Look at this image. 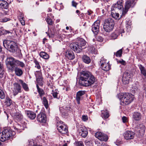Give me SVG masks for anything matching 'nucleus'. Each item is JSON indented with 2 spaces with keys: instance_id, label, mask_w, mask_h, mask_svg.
Returning <instances> with one entry per match:
<instances>
[{
  "instance_id": "dca6fc26",
  "label": "nucleus",
  "mask_w": 146,
  "mask_h": 146,
  "mask_svg": "<svg viewBox=\"0 0 146 146\" xmlns=\"http://www.w3.org/2000/svg\"><path fill=\"white\" fill-rule=\"evenodd\" d=\"M131 75L128 72H126L124 73L122 77V82L124 84L129 83V79L131 78Z\"/></svg>"
},
{
  "instance_id": "5fc2aeb1",
  "label": "nucleus",
  "mask_w": 146,
  "mask_h": 146,
  "mask_svg": "<svg viewBox=\"0 0 146 146\" xmlns=\"http://www.w3.org/2000/svg\"><path fill=\"white\" fill-rule=\"evenodd\" d=\"M117 35L115 33H113L111 35V37L113 39H115L117 38Z\"/></svg>"
},
{
  "instance_id": "680f3d73",
  "label": "nucleus",
  "mask_w": 146,
  "mask_h": 146,
  "mask_svg": "<svg viewBox=\"0 0 146 146\" xmlns=\"http://www.w3.org/2000/svg\"><path fill=\"white\" fill-rule=\"evenodd\" d=\"M102 60L103 61V63H104L105 64V63H106L107 62H107V60L106 59H104V58H102L101 59V60L100 61V64H101V61H102Z\"/></svg>"
},
{
  "instance_id": "9b49d317",
  "label": "nucleus",
  "mask_w": 146,
  "mask_h": 146,
  "mask_svg": "<svg viewBox=\"0 0 146 146\" xmlns=\"http://www.w3.org/2000/svg\"><path fill=\"white\" fill-rule=\"evenodd\" d=\"M123 1L122 0H120L117 1L116 3L113 5V8L115 10L118 9L121 10L122 13L124 10L123 7Z\"/></svg>"
},
{
  "instance_id": "4be33fe9",
  "label": "nucleus",
  "mask_w": 146,
  "mask_h": 146,
  "mask_svg": "<svg viewBox=\"0 0 146 146\" xmlns=\"http://www.w3.org/2000/svg\"><path fill=\"white\" fill-rule=\"evenodd\" d=\"M26 114H27V116L31 119H34L36 117L35 113L30 111H26Z\"/></svg>"
},
{
  "instance_id": "39448f33",
  "label": "nucleus",
  "mask_w": 146,
  "mask_h": 146,
  "mask_svg": "<svg viewBox=\"0 0 146 146\" xmlns=\"http://www.w3.org/2000/svg\"><path fill=\"white\" fill-rule=\"evenodd\" d=\"M115 23L114 20L111 18H108L104 21V29L107 32L111 31L114 27Z\"/></svg>"
},
{
  "instance_id": "7ed1b4c3",
  "label": "nucleus",
  "mask_w": 146,
  "mask_h": 146,
  "mask_svg": "<svg viewBox=\"0 0 146 146\" xmlns=\"http://www.w3.org/2000/svg\"><path fill=\"white\" fill-rule=\"evenodd\" d=\"M3 44L4 47L10 52H15L16 51L17 48V46L15 42L12 41L5 40L3 41Z\"/></svg>"
},
{
  "instance_id": "052dcab7",
  "label": "nucleus",
  "mask_w": 146,
  "mask_h": 146,
  "mask_svg": "<svg viewBox=\"0 0 146 146\" xmlns=\"http://www.w3.org/2000/svg\"><path fill=\"white\" fill-rule=\"evenodd\" d=\"M122 120L123 123H125L127 121V118L126 117L123 116L122 118Z\"/></svg>"
},
{
  "instance_id": "7c9ffc66",
  "label": "nucleus",
  "mask_w": 146,
  "mask_h": 146,
  "mask_svg": "<svg viewBox=\"0 0 146 146\" xmlns=\"http://www.w3.org/2000/svg\"><path fill=\"white\" fill-rule=\"evenodd\" d=\"M14 118L17 121H20L23 118V116L20 113H16L14 115Z\"/></svg>"
},
{
  "instance_id": "6e6552de",
  "label": "nucleus",
  "mask_w": 146,
  "mask_h": 146,
  "mask_svg": "<svg viewBox=\"0 0 146 146\" xmlns=\"http://www.w3.org/2000/svg\"><path fill=\"white\" fill-rule=\"evenodd\" d=\"M70 47L72 49L77 53L80 52L82 50V48L79 46L77 42L71 43Z\"/></svg>"
},
{
  "instance_id": "1a4fd4ad",
  "label": "nucleus",
  "mask_w": 146,
  "mask_h": 146,
  "mask_svg": "<svg viewBox=\"0 0 146 146\" xmlns=\"http://www.w3.org/2000/svg\"><path fill=\"white\" fill-rule=\"evenodd\" d=\"M100 21L98 20L95 22L92 27V30L95 34H97L99 31Z\"/></svg>"
},
{
  "instance_id": "393cba45",
  "label": "nucleus",
  "mask_w": 146,
  "mask_h": 146,
  "mask_svg": "<svg viewBox=\"0 0 146 146\" xmlns=\"http://www.w3.org/2000/svg\"><path fill=\"white\" fill-rule=\"evenodd\" d=\"M83 61L86 64H88L91 62V59L90 57L86 55H83L82 57Z\"/></svg>"
},
{
  "instance_id": "8fccbe9b",
  "label": "nucleus",
  "mask_w": 146,
  "mask_h": 146,
  "mask_svg": "<svg viewBox=\"0 0 146 146\" xmlns=\"http://www.w3.org/2000/svg\"><path fill=\"white\" fill-rule=\"evenodd\" d=\"M75 146H84V145L82 141H79L76 142Z\"/></svg>"
},
{
  "instance_id": "aec40b11",
  "label": "nucleus",
  "mask_w": 146,
  "mask_h": 146,
  "mask_svg": "<svg viewBox=\"0 0 146 146\" xmlns=\"http://www.w3.org/2000/svg\"><path fill=\"white\" fill-rule=\"evenodd\" d=\"M101 66L102 70L107 71L109 70L110 68V66L109 64V62H107L106 63H104L103 61L102 60L101 61Z\"/></svg>"
},
{
  "instance_id": "a211bd4d",
  "label": "nucleus",
  "mask_w": 146,
  "mask_h": 146,
  "mask_svg": "<svg viewBox=\"0 0 146 146\" xmlns=\"http://www.w3.org/2000/svg\"><path fill=\"white\" fill-rule=\"evenodd\" d=\"M142 118V115L139 112H135L133 113L132 118L135 121H138Z\"/></svg>"
},
{
  "instance_id": "6ab92c4d",
  "label": "nucleus",
  "mask_w": 146,
  "mask_h": 146,
  "mask_svg": "<svg viewBox=\"0 0 146 146\" xmlns=\"http://www.w3.org/2000/svg\"><path fill=\"white\" fill-rule=\"evenodd\" d=\"M65 57L70 60H72L75 58L74 52L72 51H67L65 54Z\"/></svg>"
},
{
  "instance_id": "774afa93",
  "label": "nucleus",
  "mask_w": 146,
  "mask_h": 146,
  "mask_svg": "<svg viewBox=\"0 0 146 146\" xmlns=\"http://www.w3.org/2000/svg\"><path fill=\"white\" fill-rule=\"evenodd\" d=\"M65 110L67 111H68V110H70V107L69 106H68L67 107H66L65 108Z\"/></svg>"
},
{
  "instance_id": "0eeeda50",
  "label": "nucleus",
  "mask_w": 146,
  "mask_h": 146,
  "mask_svg": "<svg viewBox=\"0 0 146 146\" xmlns=\"http://www.w3.org/2000/svg\"><path fill=\"white\" fill-rule=\"evenodd\" d=\"M135 4L134 0H127L125 3V9L122 13L121 17L124 15L127 12L130 7H133Z\"/></svg>"
},
{
  "instance_id": "de8ad7c7",
  "label": "nucleus",
  "mask_w": 146,
  "mask_h": 146,
  "mask_svg": "<svg viewBox=\"0 0 146 146\" xmlns=\"http://www.w3.org/2000/svg\"><path fill=\"white\" fill-rule=\"evenodd\" d=\"M5 94L3 90L0 88V98L2 99L5 98Z\"/></svg>"
},
{
  "instance_id": "a19ab883",
  "label": "nucleus",
  "mask_w": 146,
  "mask_h": 146,
  "mask_svg": "<svg viewBox=\"0 0 146 146\" xmlns=\"http://www.w3.org/2000/svg\"><path fill=\"white\" fill-rule=\"evenodd\" d=\"M122 52V49H120L117 51L116 53H114V54L117 57H120L121 56Z\"/></svg>"
},
{
  "instance_id": "338daca9",
  "label": "nucleus",
  "mask_w": 146,
  "mask_h": 146,
  "mask_svg": "<svg viewBox=\"0 0 146 146\" xmlns=\"http://www.w3.org/2000/svg\"><path fill=\"white\" fill-rule=\"evenodd\" d=\"M92 13V11H91L88 10L87 11V13H86L88 15H90Z\"/></svg>"
},
{
  "instance_id": "a878e982",
  "label": "nucleus",
  "mask_w": 146,
  "mask_h": 146,
  "mask_svg": "<svg viewBox=\"0 0 146 146\" xmlns=\"http://www.w3.org/2000/svg\"><path fill=\"white\" fill-rule=\"evenodd\" d=\"M8 3L3 0H0V7L2 8L7 9L8 7Z\"/></svg>"
},
{
  "instance_id": "864d4df0",
  "label": "nucleus",
  "mask_w": 146,
  "mask_h": 146,
  "mask_svg": "<svg viewBox=\"0 0 146 146\" xmlns=\"http://www.w3.org/2000/svg\"><path fill=\"white\" fill-rule=\"evenodd\" d=\"M4 76V70H0V78H1Z\"/></svg>"
},
{
  "instance_id": "4d7b16f0",
  "label": "nucleus",
  "mask_w": 146,
  "mask_h": 146,
  "mask_svg": "<svg viewBox=\"0 0 146 146\" xmlns=\"http://www.w3.org/2000/svg\"><path fill=\"white\" fill-rule=\"evenodd\" d=\"M82 119L84 121H86L88 119L87 115H83L82 116Z\"/></svg>"
},
{
  "instance_id": "e433bc0d",
  "label": "nucleus",
  "mask_w": 146,
  "mask_h": 146,
  "mask_svg": "<svg viewBox=\"0 0 146 146\" xmlns=\"http://www.w3.org/2000/svg\"><path fill=\"white\" fill-rule=\"evenodd\" d=\"M43 104L45 107L47 109L48 106V102L46 98L45 97H43Z\"/></svg>"
},
{
  "instance_id": "5701e85b",
  "label": "nucleus",
  "mask_w": 146,
  "mask_h": 146,
  "mask_svg": "<svg viewBox=\"0 0 146 146\" xmlns=\"http://www.w3.org/2000/svg\"><path fill=\"white\" fill-rule=\"evenodd\" d=\"M137 128L139 133L141 135H143L145 130V126L143 124H140L138 125Z\"/></svg>"
},
{
  "instance_id": "9d476101",
  "label": "nucleus",
  "mask_w": 146,
  "mask_h": 146,
  "mask_svg": "<svg viewBox=\"0 0 146 146\" xmlns=\"http://www.w3.org/2000/svg\"><path fill=\"white\" fill-rule=\"evenodd\" d=\"M135 133L130 131H127L125 132L123 135L124 138L127 140L133 139L135 136Z\"/></svg>"
},
{
  "instance_id": "72a5a7b5",
  "label": "nucleus",
  "mask_w": 146,
  "mask_h": 146,
  "mask_svg": "<svg viewBox=\"0 0 146 146\" xmlns=\"http://www.w3.org/2000/svg\"><path fill=\"white\" fill-rule=\"evenodd\" d=\"M19 82L22 84L23 88L25 90L27 91L29 90L27 85L25 83H24L22 80H19Z\"/></svg>"
},
{
  "instance_id": "37998d69",
  "label": "nucleus",
  "mask_w": 146,
  "mask_h": 146,
  "mask_svg": "<svg viewBox=\"0 0 146 146\" xmlns=\"http://www.w3.org/2000/svg\"><path fill=\"white\" fill-rule=\"evenodd\" d=\"M52 96L54 98H57V95L58 94L59 91L57 90H55L54 91L52 90Z\"/></svg>"
},
{
  "instance_id": "473e14b6",
  "label": "nucleus",
  "mask_w": 146,
  "mask_h": 146,
  "mask_svg": "<svg viewBox=\"0 0 146 146\" xmlns=\"http://www.w3.org/2000/svg\"><path fill=\"white\" fill-rule=\"evenodd\" d=\"M40 56L43 58L45 59H48L49 58V56L46 53L42 52L40 53Z\"/></svg>"
},
{
  "instance_id": "c03bdc74",
  "label": "nucleus",
  "mask_w": 146,
  "mask_h": 146,
  "mask_svg": "<svg viewBox=\"0 0 146 146\" xmlns=\"http://www.w3.org/2000/svg\"><path fill=\"white\" fill-rule=\"evenodd\" d=\"M92 142L91 140L85 141V143L86 146H92Z\"/></svg>"
},
{
  "instance_id": "ea45409f",
  "label": "nucleus",
  "mask_w": 146,
  "mask_h": 146,
  "mask_svg": "<svg viewBox=\"0 0 146 146\" xmlns=\"http://www.w3.org/2000/svg\"><path fill=\"white\" fill-rule=\"evenodd\" d=\"M36 81L38 84L40 85H42V77L40 76L39 77L37 78L36 76Z\"/></svg>"
},
{
  "instance_id": "e2e57ef3",
  "label": "nucleus",
  "mask_w": 146,
  "mask_h": 146,
  "mask_svg": "<svg viewBox=\"0 0 146 146\" xmlns=\"http://www.w3.org/2000/svg\"><path fill=\"white\" fill-rule=\"evenodd\" d=\"M97 40L100 42H102L103 41V39L101 36H98L97 38Z\"/></svg>"
},
{
  "instance_id": "f704fd0d",
  "label": "nucleus",
  "mask_w": 146,
  "mask_h": 146,
  "mask_svg": "<svg viewBox=\"0 0 146 146\" xmlns=\"http://www.w3.org/2000/svg\"><path fill=\"white\" fill-rule=\"evenodd\" d=\"M36 87L38 90V92L40 97L44 94V92L43 89L40 88L37 84L36 85Z\"/></svg>"
},
{
  "instance_id": "cd10ccee",
  "label": "nucleus",
  "mask_w": 146,
  "mask_h": 146,
  "mask_svg": "<svg viewBox=\"0 0 146 146\" xmlns=\"http://www.w3.org/2000/svg\"><path fill=\"white\" fill-rule=\"evenodd\" d=\"M101 116L104 119L108 118L109 116L108 111L107 110L102 111Z\"/></svg>"
},
{
  "instance_id": "20e7f679",
  "label": "nucleus",
  "mask_w": 146,
  "mask_h": 146,
  "mask_svg": "<svg viewBox=\"0 0 146 146\" xmlns=\"http://www.w3.org/2000/svg\"><path fill=\"white\" fill-rule=\"evenodd\" d=\"M15 134V132L9 129H4L0 134V140L2 141H4L8 139L11 136H13Z\"/></svg>"
},
{
  "instance_id": "bb28decb",
  "label": "nucleus",
  "mask_w": 146,
  "mask_h": 146,
  "mask_svg": "<svg viewBox=\"0 0 146 146\" xmlns=\"http://www.w3.org/2000/svg\"><path fill=\"white\" fill-rule=\"evenodd\" d=\"M139 85L136 83L133 84L132 85L131 92L132 93L134 94L138 91Z\"/></svg>"
},
{
  "instance_id": "69168bd1",
  "label": "nucleus",
  "mask_w": 146,
  "mask_h": 146,
  "mask_svg": "<svg viewBox=\"0 0 146 146\" xmlns=\"http://www.w3.org/2000/svg\"><path fill=\"white\" fill-rule=\"evenodd\" d=\"M48 36L49 37H53L54 36V33H51L48 34Z\"/></svg>"
},
{
  "instance_id": "f257e3e1",
  "label": "nucleus",
  "mask_w": 146,
  "mask_h": 146,
  "mask_svg": "<svg viewBox=\"0 0 146 146\" xmlns=\"http://www.w3.org/2000/svg\"><path fill=\"white\" fill-rule=\"evenodd\" d=\"M96 78L91 72L88 71H83L80 78V83L82 86H88L93 84Z\"/></svg>"
},
{
  "instance_id": "09e8293b",
  "label": "nucleus",
  "mask_w": 146,
  "mask_h": 146,
  "mask_svg": "<svg viewBox=\"0 0 146 146\" xmlns=\"http://www.w3.org/2000/svg\"><path fill=\"white\" fill-rule=\"evenodd\" d=\"M19 18L20 19V21L22 25H24L25 24V21L23 19V17L22 16V14H21V15L20 17H19Z\"/></svg>"
},
{
  "instance_id": "13d9d810",
  "label": "nucleus",
  "mask_w": 146,
  "mask_h": 146,
  "mask_svg": "<svg viewBox=\"0 0 146 146\" xmlns=\"http://www.w3.org/2000/svg\"><path fill=\"white\" fill-rule=\"evenodd\" d=\"M78 3H76L74 1H72V5L75 7H76Z\"/></svg>"
},
{
  "instance_id": "2eb2a0df",
  "label": "nucleus",
  "mask_w": 146,
  "mask_h": 146,
  "mask_svg": "<svg viewBox=\"0 0 146 146\" xmlns=\"http://www.w3.org/2000/svg\"><path fill=\"white\" fill-rule=\"evenodd\" d=\"M86 92L85 91H79L77 92L76 94V100L78 104H80V101L82 100L83 98L82 96Z\"/></svg>"
},
{
  "instance_id": "79ce46f5",
  "label": "nucleus",
  "mask_w": 146,
  "mask_h": 146,
  "mask_svg": "<svg viewBox=\"0 0 146 146\" xmlns=\"http://www.w3.org/2000/svg\"><path fill=\"white\" fill-rule=\"evenodd\" d=\"M46 20L48 24V25H51L53 23V22L52 21V19L49 18L48 17H47V18L46 19Z\"/></svg>"
},
{
  "instance_id": "603ef678",
  "label": "nucleus",
  "mask_w": 146,
  "mask_h": 146,
  "mask_svg": "<svg viewBox=\"0 0 146 146\" xmlns=\"http://www.w3.org/2000/svg\"><path fill=\"white\" fill-rule=\"evenodd\" d=\"M35 67H36L38 69H40V66L39 65V62L37 61H35Z\"/></svg>"
},
{
  "instance_id": "6e6d98bb",
  "label": "nucleus",
  "mask_w": 146,
  "mask_h": 146,
  "mask_svg": "<svg viewBox=\"0 0 146 146\" xmlns=\"http://www.w3.org/2000/svg\"><path fill=\"white\" fill-rule=\"evenodd\" d=\"M9 20V19L6 17L3 18L1 20V21L2 22H5Z\"/></svg>"
},
{
  "instance_id": "c756f323",
  "label": "nucleus",
  "mask_w": 146,
  "mask_h": 146,
  "mask_svg": "<svg viewBox=\"0 0 146 146\" xmlns=\"http://www.w3.org/2000/svg\"><path fill=\"white\" fill-rule=\"evenodd\" d=\"M88 51L92 53L95 54H97V51L95 48L93 46H91L88 47Z\"/></svg>"
},
{
  "instance_id": "4468645a",
  "label": "nucleus",
  "mask_w": 146,
  "mask_h": 146,
  "mask_svg": "<svg viewBox=\"0 0 146 146\" xmlns=\"http://www.w3.org/2000/svg\"><path fill=\"white\" fill-rule=\"evenodd\" d=\"M78 132L80 135L85 138L88 134L87 129L84 127H80L78 130Z\"/></svg>"
},
{
  "instance_id": "0e129e2a",
  "label": "nucleus",
  "mask_w": 146,
  "mask_h": 146,
  "mask_svg": "<svg viewBox=\"0 0 146 146\" xmlns=\"http://www.w3.org/2000/svg\"><path fill=\"white\" fill-rule=\"evenodd\" d=\"M2 32L4 34H6L8 33H10V32L9 31H7L6 30H3L2 31Z\"/></svg>"
},
{
  "instance_id": "f8f14e48",
  "label": "nucleus",
  "mask_w": 146,
  "mask_h": 146,
  "mask_svg": "<svg viewBox=\"0 0 146 146\" xmlns=\"http://www.w3.org/2000/svg\"><path fill=\"white\" fill-rule=\"evenodd\" d=\"M13 92L15 96L17 95L18 93L21 92V87L18 83H15L13 84Z\"/></svg>"
},
{
  "instance_id": "2f4dec72",
  "label": "nucleus",
  "mask_w": 146,
  "mask_h": 146,
  "mask_svg": "<svg viewBox=\"0 0 146 146\" xmlns=\"http://www.w3.org/2000/svg\"><path fill=\"white\" fill-rule=\"evenodd\" d=\"M5 103L7 106H10L13 105L12 100L9 97L6 98Z\"/></svg>"
},
{
  "instance_id": "f03ea898",
  "label": "nucleus",
  "mask_w": 146,
  "mask_h": 146,
  "mask_svg": "<svg viewBox=\"0 0 146 146\" xmlns=\"http://www.w3.org/2000/svg\"><path fill=\"white\" fill-rule=\"evenodd\" d=\"M118 98L120 100V104L122 105H128L134 100V96L128 93H122L118 95Z\"/></svg>"
},
{
  "instance_id": "58836bf2",
  "label": "nucleus",
  "mask_w": 146,
  "mask_h": 146,
  "mask_svg": "<svg viewBox=\"0 0 146 146\" xmlns=\"http://www.w3.org/2000/svg\"><path fill=\"white\" fill-rule=\"evenodd\" d=\"M17 64L18 66H20L22 68L25 67V64L22 62L19 61L18 60H16V64Z\"/></svg>"
},
{
  "instance_id": "49530a36",
  "label": "nucleus",
  "mask_w": 146,
  "mask_h": 146,
  "mask_svg": "<svg viewBox=\"0 0 146 146\" xmlns=\"http://www.w3.org/2000/svg\"><path fill=\"white\" fill-rule=\"evenodd\" d=\"M103 133L100 132H98L95 133V135L96 137L99 139H100V138L101 137Z\"/></svg>"
},
{
  "instance_id": "ddd939ff",
  "label": "nucleus",
  "mask_w": 146,
  "mask_h": 146,
  "mask_svg": "<svg viewBox=\"0 0 146 146\" xmlns=\"http://www.w3.org/2000/svg\"><path fill=\"white\" fill-rule=\"evenodd\" d=\"M37 121L40 123H45L46 121V115L43 113H40L37 115Z\"/></svg>"
},
{
  "instance_id": "f3484780",
  "label": "nucleus",
  "mask_w": 146,
  "mask_h": 146,
  "mask_svg": "<svg viewBox=\"0 0 146 146\" xmlns=\"http://www.w3.org/2000/svg\"><path fill=\"white\" fill-rule=\"evenodd\" d=\"M57 129L59 132L63 134H66L68 131V127L64 124H63V125L62 124L61 125L58 127Z\"/></svg>"
},
{
  "instance_id": "c9c22d12",
  "label": "nucleus",
  "mask_w": 146,
  "mask_h": 146,
  "mask_svg": "<svg viewBox=\"0 0 146 146\" xmlns=\"http://www.w3.org/2000/svg\"><path fill=\"white\" fill-rule=\"evenodd\" d=\"M139 66L141 73L144 76H146V70H145L144 67L141 65H139Z\"/></svg>"
},
{
  "instance_id": "412c9836",
  "label": "nucleus",
  "mask_w": 146,
  "mask_h": 146,
  "mask_svg": "<svg viewBox=\"0 0 146 146\" xmlns=\"http://www.w3.org/2000/svg\"><path fill=\"white\" fill-rule=\"evenodd\" d=\"M114 8L113 7L111 8V15L112 17L116 19H119V15L118 13H116L115 12V11Z\"/></svg>"
},
{
  "instance_id": "b1692460",
  "label": "nucleus",
  "mask_w": 146,
  "mask_h": 146,
  "mask_svg": "<svg viewBox=\"0 0 146 146\" xmlns=\"http://www.w3.org/2000/svg\"><path fill=\"white\" fill-rule=\"evenodd\" d=\"M13 70H14L16 75L18 76H21L23 73V70L17 66L15 67V69Z\"/></svg>"
},
{
  "instance_id": "423d86ee",
  "label": "nucleus",
  "mask_w": 146,
  "mask_h": 146,
  "mask_svg": "<svg viewBox=\"0 0 146 146\" xmlns=\"http://www.w3.org/2000/svg\"><path fill=\"white\" fill-rule=\"evenodd\" d=\"M16 60L12 57L7 58L6 62L7 68L10 70L13 71L16 66Z\"/></svg>"
},
{
  "instance_id": "a18cd8bd",
  "label": "nucleus",
  "mask_w": 146,
  "mask_h": 146,
  "mask_svg": "<svg viewBox=\"0 0 146 146\" xmlns=\"http://www.w3.org/2000/svg\"><path fill=\"white\" fill-rule=\"evenodd\" d=\"M29 146H41L39 145L36 144L35 143L33 140H31L29 142Z\"/></svg>"
},
{
  "instance_id": "3c124183",
  "label": "nucleus",
  "mask_w": 146,
  "mask_h": 146,
  "mask_svg": "<svg viewBox=\"0 0 146 146\" xmlns=\"http://www.w3.org/2000/svg\"><path fill=\"white\" fill-rule=\"evenodd\" d=\"M62 124L63 125V124H64L63 123V122H62L60 120H58L56 121V125L57 127V128L58 127H59Z\"/></svg>"
},
{
  "instance_id": "bf43d9fd",
  "label": "nucleus",
  "mask_w": 146,
  "mask_h": 146,
  "mask_svg": "<svg viewBox=\"0 0 146 146\" xmlns=\"http://www.w3.org/2000/svg\"><path fill=\"white\" fill-rule=\"evenodd\" d=\"M119 62L123 65H125L126 64V62L125 61L123 60L122 59H121V60H119Z\"/></svg>"
},
{
  "instance_id": "c85d7f7f",
  "label": "nucleus",
  "mask_w": 146,
  "mask_h": 146,
  "mask_svg": "<svg viewBox=\"0 0 146 146\" xmlns=\"http://www.w3.org/2000/svg\"><path fill=\"white\" fill-rule=\"evenodd\" d=\"M79 46L82 48V46L85 45L86 44V41L83 38H79L78 39V42H77Z\"/></svg>"
},
{
  "instance_id": "4c0bfd02",
  "label": "nucleus",
  "mask_w": 146,
  "mask_h": 146,
  "mask_svg": "<svg viewBox=\"0 0 146 146\" xmlns=\"http://www.w3.org/2000/svg\"><path fill=\"white\" fill-rule=\"evenodd\" d=\"M108 140V137L107 135L103 133L101 137L100 138V140L103 141H106Z\"/></svg>"
}]
</instances>
